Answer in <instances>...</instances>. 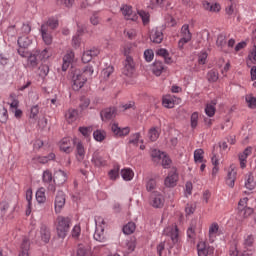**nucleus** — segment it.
I'll use <instances>...</instances> for the list:
<instances>
[{
  "label": "nucleus",
  "instance_id": "nucleus-1",
  "mask_svg": "<svg viewBox=\"0 0 256 256\" xmlns=\"http://www.w3.org/2000/svg\"><path fill=\"white\" fill-rule=\"evenodd\" d=\"M57 27H59V20L55 17H50L42 23L40 33L45 45H51L53 43V32Z\"/></svg>",
  "mask_w": 256,
  "mask_h": 256
},
{
  "label": "nucleus",
  "instance_id": "nucleus-2",
  "mask_svg": "<svg viewBox=\"0 0 256 256\" xmlns=\"http://www.w3.org/2000/svg\"><path fill=\"white\" fill-rule=\"evenodd\" d=\"M71 229V219L65 216H58L56 219V233L59 239H65Z\"/></svg>",
  "mask_w": 256,
  "mask_h": 256
},
{
  "label": "nucleus",
  "instance_id": "nucleus-3",
  "mask_svg": "<svg viewBox=\"0 0 256 256\" xmlns=\"http://www.w3.org/2000/svg\"><path fill=\"white\" fill-rule=\"evenodd\" d=\"M17 43L19 46L18 55H20V57H29V46L33 43L29 36L24 35L18 37Z\"/></svg>",
  "mask_w": 256,
  "mask_h": 256
},
{
  "label": "nucleus",
  "instance_id": "nucleus-4",
  "mask_svg": "<svg viewBox=\"0 0 256 256\" xmlns=\"http://www.w3.org/2000/svg\"><path fill=\"white\" fill-rule=\"evenodd\" d=\"M72 81L73 91H79L80 89H83V86L85 83H87V77H85L81 71H75L72 77Z\"/></svg>",
  "mask_w": 256,
  "mask_h": 256
},
{
  "label": "nucleus",
  "instance_id": "nucleus-5",
  "mask_svg": "<svg viewBox=\"0 0 256 256\" xmlns=\"http://www.w3.org/2000/svg\"><path fill=\"white\" fill-rule=\"evenodd\" d=\"M46 55H47L46 49H44L42 52L36 51L34 54H31L29 52V55L27 56L28 65L30 67H37V65H39V60L45 59V57H47Z\"/></svg>",
  "mask_w": 256,
  "mask_h": 256
},
{
  "label": "nucleus",
  "instance_id": "nucleus-6",
  "mask_svg": "<svg viewBox=\"0 0 256 256\" xmlns=\"http://www.w3.org/2000/svg\"><path fill=\"white\" fill-rule=\"evenodd\" d=\"M150 205L154 209H161L165 205V197L161 195V192L153 191L150 195Z\"/></svg>",
  "mask_w": 256,
  "mask_h": 256
},
{
  "label": "nucleus",
  "instance_id": "nucleus-7",
  "mask_svg": "<svg viewBox=\"0 0 256 256\" xmlns=\"http://www.w3.org/2000/svg\"><path fill=\"white\" fill-rule=\"evenodd\" d=\"M135 71V62L131 56H127L124 61V67L122 69L123 75L126 77H131Z\"/></svg>",
  "mask_w": 256,
  "mask_h": 256
},
{
  "label": "nucleus",
  "instance_id": "nucleus-8",
  "mask_svg": "<svg viewBox=\"0 0 256 256\" xmlns=\"http://www.w3.org/2000/svg\"><path fill=\"white\" fill-rule=\"evenodd\" d=\"M197 251L198 256H209L215 253V248L209 246L206 242L201 241L197 244Z\"/></svg>",
  "mask_w": 256,
  "mask_h": 256
},
{
  "label": "nucleus",
  "instance_id": "nucleus-9",
  "mask_svg": "<svg viewBox=\"0 0 256 256\" xmlns=\"http://www.w3.org/2000/svg\"><path fill=\"white\" fill-rule=\"evenodd\" d=\"M55 211L56 213H61V210L65 207V192L59 190L55 197Z\"/></svg>",
  "mask_w": 256,
  "mask_h": 256
},
{
  "label": "nucleus",
  "instance_id": "nucleus-10",
  "mask_svg": "<svg viewBox=\"0 0 256 256\" xmlns=\"http://www.w3.org/2000/svg\"><path fill=\"white\" fill-rule=\"evenodd\" d=\"M111 131L114 133L115 137H127V135L131 133V129L129 127L121 128L117 123L111 125Z\"/></svg>",
  "mask_w": 256,
  "mask_h": 256
},
{
  "label": "nucleus",
  "instance_id": "nucleus-11",
  "mask_svg": "<svg viewBox=\"0 0 256 256\" xmlns=\"http://www.w3.org/2000/svg\"><path fill=\"white\" fill-rule=\"evenodd\" d=\"M177 181H179V174H177V170H172L165 178L164 185L165 187H175L177 185Z\"/></svg>",
  "mask_w": 256,
  "mask_h": 256
},
{
  "label": "nucleus",
  "instance_id": "nucleus-12",
  "mask_svg": "<svg viewBox=\"0 0 256 256\" xmlns=\"http://www.w3.org/2000/svg\"><path fill=\"white\" fill-rule=\"evenodd\" d=\"M150 40L152 43H163V29L159 27L153 28L150 32Z\"/></svg>",
  "mask_w": 256,
  "mask_h": 256
},
{
  "label": "nucleus",
  "instance_id": "nucleus-13",
  "mask_svg": "<svg viewBox=\"0 0 256 256\" xmlns=\"http://www.w3.org/2000/svg\"><path fill=\"white\" fill-rule=\"evenodd\" d=\"M116 115L117 109H115L114 107L105 108L100 112L102 121H111V119H115Z\"/></svg>",
  "mask_w": 256,
  "mask_h": 256
},
{
  "label": "nucleus",
  "instance_id": "nucleus-14",
  "mask_svg": "<svg viewBox=\"0 0 256 256\" xmlns=\"http://www.w3.org/2000/svg\"><path fill=\"white\" fill-rule=\"evenodd\" d=\"M97 55H99V49L97 48L86 50L82 55V62L89 63L93 60V57H97Z\"/></svg>",
  "mask_w": 256,
  "mask_h": 256
},
{
  "label": "nucleus",
  "instance_id": "nucleus-15",
  "mask_svg": "<svg viewBox=\"0 0 256 256\" xmlns=\"http://www.w3.org/2000/svg\"><path fill=\"white\" fill-rule=\"evenodd\" d=\"M73 141L74 145H76L77 161H83V159H85V146H83V143L81 141L77 142V138H75Z\"/></svg>",
  "mask_w": 256,
  "mask_h": 256
},
{
  "label": "nucleus",
  "instance_id": "nucleus-16",
  "mask_svg": "<svg viewBox=\"0 0 256 256\" xmlns=\"http://www.w3.org/2000/svg\"><path fill=\"white\" fill-rule=\"evenodd\" d=\"M235 181H237V170H235L233 167H230L226 177V185L233 189V187H235Z\"/></svg>",
  "mask_w": 256,
  "mask_h": 256
},
{
  "label": "nucleus",
  "instance_id": "nucleus-17",
  "mask_svg": "<svg viewBox=\"0 0 256 256\" xmlns=\"http://www.w3.org/2000/svg\"><path fill=\"white\" fill-rule=\"evenodd\" d=\"M91 162L93 165H95V167H103L104 165H107V162L105 159H103V156H101V152H99V150L93 153Z\"/></svg>",
  "mask_w": 256,
  "mask_h": 256
},
{
  "label": "nucleus",
  "instance_id": "nucleus-18",
  "mask_svg": "<svg viewBox=\"0 0 256 256\" xmlns=\"http://www.w3.org/2000/svg\"><path fill=\"white\" fill-rule=\"evenodd\" d=\"M94 239H95V241H98L99 243H105L107 241V237L105 236V227L104 226L96 227V230L94 233Z\"/></svg>",
  "mask_w": 256,
  "mask_h": 256
},
{
  "label": "nucleus",
  "instance_id": "nucleus-19",
  "mask_svg": "<svg viewBox=\"0 0 256 256\" xmlns=\"http://www.w3.org/2000/svg\"><path fill=\"white\" fill-rule=\"evenodd\" d=\"M245 187L249 191H253L256 187V181H255V176H253V172H248L245 175Z\"/></svg>",
  "mask_w": 256,
  "mask_h": 256
},
{
  "label": "nucleus",
  "instance_id": "nucleus-20",
  "mask_svg": "<svg viewBox=\"0 0 256 256\" xmlns=\"http://www.w3.org/2000/svg\"><path fill=\"white\" fill-rule=\"evenodd\" d=\"M73 59H75V53L73 51H69L63 57L62 71H67L69 69V65L73 63Z\"/></svg>",
  "mask_w": 256,
  "mask_h": 256
},
{
  "label": "nucleus",
  "instance_id": "nucleus-21",
  "mask_svg": "<svg viewBox=\"0 0 256 256\" xmlns=\"http://www.w3.org/2000/svg\"><path fill=\"white\" fill-rule=\"evenodd\" d=\"M78 115H79V112L77 111V109L70 108L65 113V119L68 123H73L77 121Z\"/></svg>",
  "mask_w": 256,
  "mask_h": 256
},
{
  "label": "nucleus",
  "instance_id": "nucleus-22",
  "mask_svg": "<svg viewBox=\"0 0 256 256\" xmlns=\"http://www.w3.org/2000/svg\"><path fill=\"white\" fill-rule=\"evenodd\" d=\"M40 237L44 243H48L51 239V230L47 226L42 225L40 227Z\"/></svg>",
  "mask_w": 256,
  "mask_h": 256
},
{
  "label": "nucleus",
  "instance_id": "nucleus-23",
  "mask_svg": "<svg viewBox=\"0 0 256 256\" xmlns=\"http://www.w3.org/2000/svg\"><path fill=\"white\" fill-rule=\"evenodd\" d=\"M67 181V173L63 170H58L56 176L53 179V183H58V185H63Z\"/></svg>",
  "mask_w": 256,
  "mask_h": 256
},
{
  "label": "nucleus",
  "instance_id": "nucleus-24",
  "mask_svg": "<svg viewBox=\"0 0 256 256\" xmlns=\"http://www.w3.org/2000/svg\"><path fill=\"white\" fill-rule=\"evenodd\" d=\"M165 71V66L161 61H155L152 66V72L156 77H160V75Z\"/></svg>",
  "mask_w": 256,
  "mask_h": 256
},
{
  "label": "nucleus",
  "instance_id": "nucleus-25",
  "mask_svg": "<svg viewBox=\"0 0 256 256\" xmlns=\"http://www.w3.org/2000/svg\"><path fill=\"white\" fill-rule=\"evenodd\" d=\"M93 73H95V63L86 65L83 68V72H81V74L86 77V80L93 77Z\"/></svg>",
  "mask_w": 256,
  "mask_h": 256
},
{
  "label": "nucleus",
  "instance_id": "nucleus-26",
  "mask_svg": "<svg viewBox=\"0 0 256 256\" xmlns=\"http://www.w3.org/2000/svg\"><path fill=\"white\" fill-rule=\"evenodd\" d=\"M30 247H31V243L29 242V239L24 238L21 244V252L19 256H29Z\"/></svg>",
  "mask_w": 256,
  "mask_h": 256
},
{
  "label": "nucleus",
  "instance_id": "nucleus-27",
  "mask_svg": "<svg viewBox=\"0 0 256 256\" xmlns=\"http://www.w3.org/2000/svg\"><path fill=\"white\" fill-rule=\"evenodd\" d=\"M181 35H182V39H186V41H191L193 36L191 34V31L189 30V24H184L182 26Z\"/></svg>",
  "mask_w": 256,
  "mask_h": 256
},
{
  "label": "nucleus",
  "instance_id": "nucleus-28",
  "mask_svg": "<svg viewBox=\"0 0 256 256\" xmlns=\"http://www.w3.org/2000/svg\"><path fill=\"white\" fill-rule=\"evenodd\" d=\"M135 229H137V226L135 225V222H128L122 229L124 235H132V233H135Z\"/></svg>",
  "mask_w": 256,
  "mask_h": 256
},
{
  "label": "nucleus",
  "instance_id": "nucleus-29",
  "mask_svg": "<svg viewBox=\"0 0 256 256\" xmlns=\"http://www.w3.org/2000/svg\"><path fill=\"white\" fill-rule=\"evenodd\" d=\"M55 159V153H50L48 156H37L34 158L35 161L38 163H42L45 165V163H49V161H53Z\"/></svg>",
  "mask_w": 256,
  "mask_h": 256
},
{
  "label": "nucleus",
  "instance_id": "nucleus-30",
  "mask_svg": "<svg viewBox=\"0 0 256 256\" xmlns=\"http://www.w3.org/2000/svg\"><path fill=\"white\" fill-rule=\"evenodd\" d=\"M70 140L69 138H63L60 142V149L64 151V153H71L73 149L69 146Z\"/></svg>",
  "mask_w": 256,
  "mask_h": 256
},
{
  "label": "nucleus",
  "instance_id": "nucleus-31",
  "mask_svg": "<svg viewBox=\"0 0 256 256\" xmlns=\"http://www.w3.org/2000/svg\"><path fill=\"white\" fill-rule=\"evenodd\" d=\"M148 139L155 142L159 139V129L157 127H152L148 131Z\"/></svg>",
  "mask_w": 256,
  "mask_h": 256
},
{
  "label": "nucleus",
  "instance_id": "nucleus-32",
  "mask_svg": "<svg viewBox=\"0 0 256 256\" xmlns=\"http://www.w3.org/2000/svg\"><path fill=\"white\" fill-rule=\"evenodd\" d=\"M166 231L170 233V238L173 243H177L179 239V229L177 226L175 228H167Z\"/></svg>",
  "mask_w": 256,
  "mask_h": 256
},
{
  "label": "nucleus",
  "instance_id": "nucleus-33",
  "mask_svg": "<svg viewBox=\"0 0 256 256\" xmlns=\"http://www.w3.org/2000/svg\"><path fill=\"white\" fill-rule=\"evenodd\" d=\"M217 105L216 101H212L210 104H207L205 107V113L208 117H213L215 115L216 108L215 106Z\"/></svg>",
  "mask_w": 256,
  "mask_h": 256
},
{
  "label": "nucleus",
  "instance_id": "nucleus-34",
  "mask_svg": "<svg viewBox=\"0 0 256 256\" xmlns=\"http://www.w3.org/2000/svg\"><path fill=\"white\" fill-rule=\"evenodd\" d=\"M134 175L135 174L133 173V170H131L130 168H124L121 170V176L124 179V181H131Z\"/></svg>",
  "mask_w": 256,
  "mask_h": 256
},
{
  "label": "nucleus",
  "instance_id": "nucleus-35",
  "mask_svg": "<svg viewBox=\"0 0 256 256\" xmlns=\"http://www.w3.org/2000/svg\"><path fill=\"white\" fill-rule=\"evenodd\" d=\"M225 45H227V35L225 33H221L217 37L216 46L223 49Z\"/></svg>",
  "mask_w": 256,
  "mask_h": 256
},
{
  "label": "nucleus",
  "instance_id": "nucleus-36",
  "mask_svg": "<svg viewBox=\"0 0 256 256\" xmlns=\"http://www.w3.org/2000/svg\"><path fill=\"white\" fill-rule=\"evenodd\" d=\"M93 137L95 141L101 143V141H105V137H107V132H105V130H96L93 132Z\"/></svg>",
  "mask_w": 256,
  "mask_h": 256
},
{
  "label": "nucleus",
  "instance_id": "nucleus-37",
  "mask_svg": "<svg viewBox=\"0 0 256 256\" xmlns=\"http://www.w3.org/2000/svg\"><path fill=\"white\" fill-rule=\"evenodd\" d=\"M162 105L166 107V109H173V107H175V101L171 96H166L162 99Z\"/></svg>",
  "mask_w": 256,
  "mask_h": 256
},
{
  "label": "nucleus",
  "instance_id": "nucleus-38",
  "mask_svg": "<svg viewBox=\"0 0 256 256\" xmlns=\"http://www.w3.org/2000/svg\"><path fill=\"white\" fill-rule=\"evenodd\" d=\"M36 201L38 203H45V201H47V197L45 196V188H40L36 192Z\"/></svg>",
  "mask_w": 256,
  "mask_h": 256
},
{
  "label": "nucleus",
  "instance_id": "nucleus-39",
  "mask_svg": "<svg viewBox=\"0 0 256 256\" xmlns=\"http://www.w3.org/2000/svg\"><path fill=\"white\" fill-rule=\"evenodd\" d=\"M121 11H122V15H124V17H126V19L133 20V18L131 17V15L133 14V8L131 6L124 5L121 8Z\"/></svg>",
  "mask_w": 256,
  "mask_h": 256
},
{
  "label": "nucleus",
  "instance_id": "nucleus-40",
  "mask_svg": "<svg viewBox=\"0 0 256 256\" xmlns=\"http://www.w3.org/2000/svg\"><path fill=\"white\" fill-rule=\"evenodd\" d=\"M157 189V180L151 178L146 182V191L151 193V191H155Z\"/></svg>",
  "mask_w": 256,
  "mask_h": 256
},
{
  "label": "nucleus",
  "instance_id": "nucleus-41",
  "mask_svg": "<svg viewBox=\"0 0 256 256\" xmlns=\"http://www.w3.org/2000/svg\"><path fill=\"white\" fill-rule=\"evenodd\" d=\"M246 103L250 109H256V98L253 94L246 95Z\"/></svg>",
  "mask_w": 256,
  "mask_h": 256
},
{
  "label": "nucleus",
  "instance_id": "nucleus-42",
  "mask_svg": "<svg viewBox=\"0 0 256 256\" xmlns=\"http://www.w3.org/2000/svg\"><path fill=\"white\" fill-rule=\"evenodd\" d=\"M42 181L43 183H53V173H51L49 170H45L42 175Z\"/></svg>",
  "mask_w": 256,
  "mask_h": 256
},
{
  "label": "nucleus",
  "instance_id": "nucleus-43",
  "mask_svg": "<svg viewBox=\"0 0 256 256\" xmlns=\"http://www.w3.org/2000/svg\"><path fill=\"white\" fill-rule=\"evenodd\" d=\"M205 152L203 151V149H196L194 151V161L195 163H203V154Z\"/></svg>",
  "mask_w": 256,
  "mask_h": 256
},
{
  "label": "nucleus",
  "instance_id": "nucleus-44",
  "mask_svg": "<svg viewBox=\"0 0 256 256\" xmlns=\"http://www.w3.org/2000/svg\"><path fill=\"white\" fill-rule=\"evenodd\" d=\"M9 119V114L7 113V109L3 106H0V123H7Z\"/></svg>",
  "mask_w": 256,
  "mask_h": 256
},
{
  "label": "nucleus",
  "instance_id": "nucleus-45",
  "mask_svg": "<svg viewBox=\"0 0 256 256\" xmlns=\"http://www.w3.org/2000/svg\"><path fill=\"white\" fill-rule=\"evenodd\" d=\"M208 81L210 83H215L219 79V73L215 72L214 70H211L207 74Z\"/></svg>",
  "mask_w": 256,
  "mask_h": 256
},
{
  "label": "nucleus",
  "instance_id": "nucleus-46",
  "mask_svg": "<svg viewBox=\"0 0 256 256\" xmlns=\"http://www.w3.org/2000/svg\"><path fill=\"white\" fill-rule=\"evenodd\" d=\"M108 175H109V178L112 181H115L116 179H118V177H119V166L114 167L112 170H110Z\"/></svg>",
  "mask_w": 256,
  "mask_h": 256
},
{
  "label": "nucleus",
  "instance_id": "nucleus-47",
  "mask_svg": "<svg viewBox=\"0 0 256 256\" xmlns=\"http://www.w3.org/2000/svg\"><path fill=\"white\" fill-rule=\"evenodd\" d=\"M39 115V105H34L30 109V118L37 121V116Z\"/></svg>",
  "mask_w": 256,
  "mask_h": 256
},
{
  "label": "nucleus",
  "instance_id": "nucleus-48",
  "mask_svg": "<svg viewBox=\"0 0 256 256\" xmlns=\"http://www.w3.org/2000/svg\"><path fill=\"white\" fill-rule=\"evenodd\" d=\"M190 121H191V127H192V129H195V128L197 127V125H198L199 113H198V112H194V113L191 115Z\"/></svg>",
  "mask_w": 256,
  "mask_h": 256
},
{
  "label": "nucleus",
  "instance_id": "nucleus-49",
  "mask_svg": "<svg viewBox=\"0 0 256 256\" xmlns=\"http://www.w3.org/2000/svg\"><path fill=\"white\" fill-rule=\"evenodd\" d=\"M253 243H255V237L250 234L244 239V246L245 247H253Z\"/></svg>",
  "mask_w": 256,
  "mask_h": 256
},
{
  "label": "nucleus",
  "instance_id": "nucleus-50",
  "mask_svg": "<svg viewBox=\"0 0 256 256\" xmlns=\"http://www.w3.org/2000/svg\"><path fill=\"white\" fill-rule=\"evenodd\" d=\"M78 131L83 135V137H89L93 129L91 127H79Z\"/></svg>",
  "mask_w": 256,
  "mask_h": 256
},
{
  "label": "nucleus",
  "instance_id": "nucleus-51",
  "mask_svg": "<svg viewBox=\"0 0 256 256\" xmlns=\"http://www.w3.org/2000/svg\"><path fill=\"white\" fill-rule=\"evenodd\" d=\"M161 159L164 169H169V166L171 165V158H169V156H167L166 154H163Z\"/></svg>",
  "mask_w": 256,
  "mask_h": 256
},
{
  "label": "nucleus",
  "instance_id": "nucleus-52",
  "mask_svg": "<svg viewBox=\"0 0 256 256\" xmlns=\"http://www.w3.org/2000/svg\"><path fill=\"white\" fill-rule=\"evenodd\" d=\"M139 139H141V134L135 133L130 137L129 143L131 145H139Z\"/></svg>",
  "mask_w": 256,
  "mask_h": 256
},
{
  "label": "nucleus",
  "instance_id": "nucleus-53",
  "mask_svg": "<svg viewBox=\"0 0 256 256\" xmlns=\"http://www.w3.org/2000/svg\"><path fill=\"white\" fill-rule=\"evenodd\" d=\"M74 256H87V248L83 245H79Z\"/></svg>",
  "mask_w": 256,
  "mask_h": 256
},
{
  "label": "nucleus",
  "instance_id": "nucleus-54",
  "mask_svg": "<svg viewBox=\"0 0 256 256\" xmlns=\"http://www.w3.org/2000/svg\"><path fill=\"white\" fill-rule=\"evenodd\" d=\"M138 15L141 17L144 25H147V23H149V12H145L143 10H140L138 12Z\"/></svg>",
  "mask_w": 256,
  "mask_h": 256
},
{
  "label": "nucleus",
  "instance_id": "nucleus-55",
  "mask_svg": "<svg viewBox=\"0 0 256 256\" xmlns=\"http://www.w3.org/2000/svg\"><path fill=\"white\" fill-rule=\"evenodd\" d=\"M187 237L193 241L195 239V225L191 224L187 229Z\"/></svg>",
  "mask_w": 256,
  "mask_h": 256
},
{
  "label": "nucleus",
  "instance_id": "nucleus-56",
  "mask_svg": "<svg viewBox=\"0 0 256 256\" xmlns=\"http://www.w3.org/2000/svg\"><path fill=\"white\" fill-rule=\"evenodd\" d=\"M100 21H101V18H99V13L94 12L90 17V23L92 25H99Z\"/></svg>",
  "mask_w": 256,
  "mask_h": 256
},
{
  "label": "nucleus",
  "instance_id": "nucleus-57",
  "mask_svg": "<svg viewBox=\"0 0 256 256\" xmlns=\"http://www.w3.org/2000/svg\"><path fill=\"white\" fill-rule=\"evenodd\" d=\"M39 75L40 77H47V75H49V66L47 65H42L39 67Z\"/></svg>",
  "mask_w": 256,
  "mask_h": 256
},
{
  "label": "nucleus",
  "instance_id": "nucleus-58",
  "mask_svg": "<svg viewBox=\"0 0 256 256\" xmlns=\"http://www.w3.org/2000/svg\"><path fill=\"white\" fill-rule=\"evenodd\" d=\"M113 71H114L113 66H109L106 69H104L102 71V75H103L104 79H109V77H111V74L113 73Z\"/></svg>",
  "mask_w": 256,
  "mask_h": 256
},
{
  "label": "nucleus",
  "instance_id": "nucleus-59",
  "mask_svg": "<svg viewBox=\"0 0 256 256\" xmlns=\"http://www.w3.org/2000/svg\"><path fill=\"white\" fill-rule=\"evenodd\" d=\"M247 201H249L247 197L240 199L238 202V211H243V209L247 208Z\"/></svg>",
  "mask_w": 256,
  "mask_h": 256
},
{
  "label": "nucleus",
  "instance_id": "nucleus-60",
  "mask_svg": "<svg viewBox=\"0 0 256 256\" xmlns=\"http://www.w3.org/2000/svg\"><path fill=\"white\" fill-rule=\"evenodd\" d=\"M58 5H64V7H73L75 0H56Z\"/></svg>",
  "mask_w": 256,
  "mask_h": 256
},
{
  "label": "nucleus",
  "instance_id": "nucleus-61",
  "mask_svg": "<svg viewBox=\"0 0 256 256\" xmlns=\"http://www.w3.org/2000/svg\"><path fill=\"white\" fill-rule=\"evenodd\" d=\"M154 56L155 55L153 54V50H146L144 52V57L148 63H151V61H153Z\"/></svg>",
  "mask_w": 256,
  "mask_h": 256
},
{
  "label": "nucleus",
  "instance_id": "nucleus-62",
  "mask_svg": "<svg viewBox=\"0 0 256 256\" xmlns=\"http://www.w3.org/2000/svg\"><path fill=\"white\" fill-rule=\"evenodd\" d=\"M207 61V52H202L198 56V63L199 65H205Z\"/></svg>",
  "mask_w": 256,
  "mask_h": 256
},
{
  "label": "nucleus",
  "instance_id": "nucleus-63",
  "mask_svg": "<svg viewBox=\"0 0 256 256\" xmlns=\"http://www.w3.org/2000/svg\"><path fill=\"white\" fill-rule=\"evenodd\" d=\"M240 212L242 213L243 217L247 218L250 217V215H253V208L246 207L245 209L240 210Z\"/></svg>",
  "mask_w": 256,
  "mask_h": 256
},
{
  "label": "nucleus",
  "instance_id": "nucleus-64",
  "mask_svg": "<svg viewBox=\"0 0 256 256\" xmlns=\"http://www.w3.org/2000/svg\"><path fill=\"white\" fill-rule=\"evenodd\" d=\"M0 64L5 66L9 64V55L7 54H0Z\"/></svg>",
  "mask_w": 256,
  "mask_h": 256
}]
</instances>
